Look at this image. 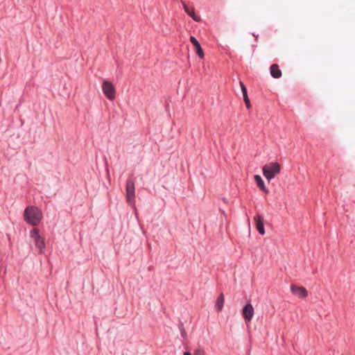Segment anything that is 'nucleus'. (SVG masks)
Masks as SVG:
<instances>
[{"mask_svg":"<svg viewBox=\"0 0 355 355\" xmlns=\"http://www.w3.org/2000/svg\"><path fill=\"white\" fill-rule=\"evenodd\" d=\"M254 307L250 304H246L242 309V315L245 322H250L252 320L254 315Z\"/></svg>","mask_w":355,"mask_h":355,"instance_id":"obj_5","label":"nucleus"},{"mask_svg":"<svg viewBox=\"0 0 355 355\" xmlns=\"http://www.w3.org/2000/svg\"><path fill=\"white\" fill-rule=\"evenodd\" d=\"M241 89H246L245 85L242 82H240Z\"/></svg>","mask_w":355,"mask_h":355,"instance_id":"obj_19","label":"nucleus"},{"mask_svg":"<svg viewBox=\"0 0 355 355\" xmlns=\"http://www.w3.org/2000/svg\"><path fill=\"white\" fill-rule=\"evenodd\" d=\"M183 355H192L189 352H184Z\"/></svg>","mask_w":355,"mask_h":355,"instance_id":"obj_20","label":"nucleus"},{"mask_svg":"<svg viewBox=\"0 0 355 355\" xmlns=\"http://www.w3.org/2000/svg\"><path fill=\"white\" fill-rule=\"evenodd\" d=\"M270 75L275 78H279L282 75V71L277 64H272L270 67Z\"/></svg>","mask_w":355,"mask_h":355,"instance_id":"obj_9","label":"nucleus"},{"mask_svg":"<svg viewBox=\"0 0 355 355\" xmlns=\"http://www.w3.org/2000/svg\"><path fill=\"white\" fill-rule=\"evenodd\" d=\"M291 291L294 295L297 296L300 298L303 299L308 296V291L303 286H299L295 284H292L291 286Z\"/></svg>","mask_w":355,"mask_h":355,"instance_id":"obj_4","label":"nucleus"},{"mask_svg":"<svg viewBox=\"0 0 355 355\" xmlns=\"http://www.w3.org/2000/svg\"><path fill=\"white\" fill-rule=\"evenodd\" d=\"M222 200H223V201L224 202H225V203H227V202H228V201H227V198H222Z\"/></svg>","mask_w":355,"mask_h":355,"instance_id":"obj_21","label":"nucleus"},{"mask_svg":"<svg viewBox=\"0 0 355 355\" xmlns=\"http://www.w3.org/2000/svg\"><path fill=\"white\" fill-rule=\"evenodd\" d=\"M30 236L31 238H33L34 240L37 239H39L40 238V232H39V230L37 228H33L31 232H30Z\"/></svg>","mask_w":355,"mask_h":355,"instance_id":"obj_16","label":"nucleus"},{"mask_svg":"<svg viewBox=\"0 0 355 355\" xmlns=\"http://www.w3.org/2000/svg\"><path fill=\"white\" fill-rule=\"evenodd\" d=\"M241 93H242L243 98V100L245 101L246 107L248 110L250 109L251 108V103H250V98L248 97V90H241Z\"/></svg>","mask_w":355,"mask_h":355,"instance_id":"obj_13","label":"nucleus"},{"mask_svg":"<svg viewBox=\"0 0 355 355\" xmlns=\"http://www.w3.org/2000/svg\"><path fill=\"white\" fill-rule=\"evenodd\" d=\"M254 181L257 183V187L264 193H268V190L265 186L264 182L262 180L261 177L259 175H255L254 177Z\"/></svg>","mask_w":355,"mask_h":355,"instance_id":"obj_10","label":"nucleus"},{"mask_svg":"<svg viewBox=\"0 0 355 355\" xmlns=\"http://www.w3.org/2000/svg\"><path fill=\"white\" fill-rule=\"evenodd\" d=\"M224 302H225V299H224L223 293H220L219 295V296L218 297L216 303V309L218 311H220L223 309V305H224Z\"/></svg>","mask_w":355,"mask_h":355,"instance_id":"obj_11","label":"nucleus"},{"mask_svg":"<svg viewBox=\"0 0 355 355\" xmlns=\"http://www.w3.org/2000/svg\"><path fill=\"white\" fill-rule=\"evenodd\" d=\"M102 89H114V86L111 82L105 80L103 83Z\"/></svg>","mask_w":355,"mask_h":355,"instance_id":"obj_17","label":"nucleus"},{"mask_svg":"<svg viewBox=\"0 0 355 355\" xmlns=\"http://www.w3.org/2000/svg\"><path fill=\"white\" fill-rule=\"evenodd\" d=\"M255 224H256V228L258 231V232L261 235L265 234V228H264V223H263V217L257 214L254 218Z\"/></svg>","mask_w":355,"mask_h":355,"instance_id":"obj_6","label":"nucleus"},{"mask_svg":"<svg viewBox=\"0 0 355 355\" xmlns=\"http://www.w3.org/2000/svg\"><path fill=\"white\" fill-rule=\"evenodd\" d=\"M115 91L116 90H103L105 96L110 101H113L115 98Z\"/></svg>","mask_w":355,"mask_h":355,"instance_id":"obj_14","label":"nucleus"},{"mask_svg":"<svg viewBox=\"0 0 355 355\" xmlns=\"http://www.w3.org/2000/svg\"><path fill=\"white\" fill-rule=\"evenodd\" d=\"M194 355H205V352L202 349H196L194 352Z\"/></svg>","mask_w":355,"mask_h":355,"instance_id":"obj_18","label":"nucleus"},{"mask_svg":"<svg viewBox=\"0 0 355 355\" xmlns=\"http://www.w3.org/2000/svg\"><path fill=\"white\" fill-rule=\"evenodd\" d=\"M42 218V211L37 207L28 206L24 211V220L33 226L38 225Z\"/></svg>","mask_w":355,"mask_h":355,"instance_id":"obj_1","label":"nucleus"},{"mask_svg":"<svg viewBox=\"0 0 355 355\" xmlns=\"http://www.w3.org/2000/svg\"><path fill=\"white\" fill-rule=\"evenodd\" d=\"M178 329H179V330L180 331L181 336L184 339H187V332L185 331V329H184V324H183V322L182 321L179 322Z\"/></svg>","mask_w":355,"mask_h":355,"instance_id":"obj_15","label":"nucleus"},{"mask_svg":"<svg viewBox=\"0 0 355 355\" xmlns=\"http://www.w3.org/2000/svg\"><path fill=\"white\" fill-rule=\"evenodd\" d=\"M190 41L193 44V45L195 48L196 52L198 55V56L200 58H203L205 55H204L203 51H202L201 46H200V43L198 42V41L193 36L190 37Z\"/></svg>","mask_w":355,"mask_h":355,"instance_id":"obj_8","label":"nucleus"},{"mask_svg":"<svg viewBox=\"0 0 355 355\" xmlns=\"http://www.w3.org/2000/svg\"><path fill=\"white\" fill-rule=\"evenodd\" d=\"M263 174L264 177L270 181L279 174L281 171V166L277 162H271L266 164L262 168Z\"/></svg>","mask_w":355,"mask_h":355,"instance_id":"obj_2","label":"nucleus"},{"mask_svg":"<svg viewBox=\"0 0 355 355\" xmlns=\"http://www.w3.org/2000/svg\"><path fill=\"white\" fill-rule=\"evenodd\" d=\"M34 241L35 243L36 248L39 250V252L40 253H42L43 250L45 248V243H44V239L42 237H40Z\"/></svg>","mask_w":355,"mask_h":355,"instance_id":"obj_12","label":"nucleus"},{"mask_svg":"<svg viewBox=\"0 0 355 355\" xmlns=\"http://www.w3.org/2000/svg\"><path fill=\"white\" fill-rule=\"evenodd\" d=\"M183 8L188 15H189L194 21H200V17L195 13L193 7H189L185 2L182 1Z\"/></svg>","mask_w":355,"mask_h":355,"instance_id":"obj_7","label":"nucleus"},{"mask_svg":"<svg viewBox=\"0 0 355 355\" xmlns=\"http://www.w3.org/2000/svg\"><path fill=\"white\" fill-rule=\"evenodd\" d=\"M125 191H126V199L128 203L131 204L134 200L135 196V182L132 179H128L126 181L125 186Z\"/></svg>","mask_w":355,"mask_h":355,"instance_id":"obj_3","label":"nucleus"}]
</instances>
